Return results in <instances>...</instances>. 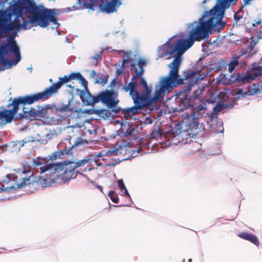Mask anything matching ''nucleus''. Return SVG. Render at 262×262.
Masks as SVG:
<instances>
[{
  "label": "nucleus",
  "instance_id": "43",
  "mask_svg": "<svg viewBox=\"0 0 262 262\" xmlns=\"http://www.w3.org/2000/svg\"><path fill=\"white\" fill-rule=\"evenodd\" d=\"M114 112H115V113H118V112H119V110H117L116 111H114Z\"/></svg>",
  "mask_w": 262,
  "mask_h": 262
},
{
  "label": "nucleus",
  "instance_id": "4",
  "mask_svg": "<svg viewBox=\"0 0 262 262\" xmlns=\"http://www.w3.org/2000/svg\"><path fill=\"white\" fill-rule=\"evenodd\" d=\"M13 1V10L23 20V29L26 30L37 26L46 28L50 23H57L53 10L41 5H37L33 0Z\"/></svg>",
  "mask_w": 262,
  "mask_h": 262
},
{
  "label": "nucleus",
  "instance_id": "28",
  "mask_svg": "<svg viewBox=\"0 0 262 262\" xmlns=\"http://www.w3.org/2000/svg\"><path fill=\"white\" fill-rule=\"evenodd\" d=\"M162 133L161 129L154 130L150 135L151 138L155 139H158L162 136Z\"/></svg>",
  "mask_w": 262,
  "mask_h": 262
},
{
  "label": "nucleus",
  "instance_id": "6",
  "mask_svg": "<svg viewBox=\"0 0 262 262\" xmlns=\"http://www.w3.org/2000/svg\"><path fill=\"white\" fill-rule=\"evenodd\" d=\"M92 160V159L85 158L77 161H70L61 163H56L58 167L55 169V173H60L63 179L69 181L76 178L78 173L81 174L77 168L86 165L89 166Z\"/></svg>",
  "mask_w": 262,
  "mask_h": 262
},
{
  "label": "nucleus",
  "instance_id": "16",
  "mask_svg": "<svg viewBox=\"0 0 262 262\" xmlns=\"http://www.w3.org/2000/svg\"><path fill=\"white\" fill-rule=\"evenodd\" d=\"M120 0H112L111 2L106 3L103 6V11L107 13H113L116 11V7L121 5Z\"/></svg>",
  "mask_w": 262,
  "mask_h": 262
},
{
  "label": "nucleus",
  "instance_id": "11",
  "mask_svg": "<svg viewBox=\"0 0 262 262\" xmlns=\"http://www.w3.org/2000/svg\"><path fill=\"white\" fill-rule=\"evenodd\" d=\"M58 166L56 163L49 162L45 159L36 158L34 159L32 162V168L33 172L40 173H44L46 171H49L50 174L55 173V169Z\"/></svg>",
  "mask_w": 262,
  "mask_h": 262
},
{
  "label": "nucleus",
  "instance_id": "18",
  "mask_svg": "<svg viewBox=\"0 0 262 262\" xmlns=\"http://www.w3.org/2000/svg\"><path fill=\"white\" fill-rule=\"evenodd\" d=\"M255 43L253 42H247L244 47H243L239 51V56H242L248 53H251L255 47Z\"/></svg>",
  "mask_w": 262,
  "mask_h": 262
},
{
  "label": "nucleus",
  "instance_id": "21",
  "mask_svg": "<svg viewBox=\"0 0 262 262\" xmlns=\"http://www.w3.org/2000/svg\"><path fill=\"white\" fill-rule=\"evenodd\" d=\"M0 120L5 121V123L11 122L8 110L0 111Z\"/></svg>",
  "mask_w": 262,
  "mask_h": 262
},
{
  "label": "nucleus",
  "instance_id": "9",
  "mask_svg": "<svg viewBox=\"0 0 262 262\" xmlns=\"http://www.w3.org/2000/svg\"><path fill=\"white\" fill-rule=\"evenodd\" d=\"M6 177L7 179L0 182V198H3V200L6 199V196L16 189L25 187L32 183L31 176L29 178H22V181L19 183H14V174H9L7 175Z\"/></svg>",
  "mask_w": 262,
  "mask_h": 262
},
{
  "label": "nucleus",
  "instance_id": "41",
  "mask_svg": "<svg viewBox=\"0 0 262 262\" xmlns=\"http://www.w3.org/2000/svg\"><path fill=\"white\" fill-rule=\"evenodd\" d=\"M252 1V0H244L243 1L244 5L245 6L249 4L250 2Z\"/></svg>",
  "mask_w": 262,
  "mask_h": 262
},
{
  "label": "nucleus",
  "instance_id": "42",
  "mask_svg": "<svg viewBox=\"0 0 262 262\" xmlns=\"http://www.w3.org/2000/svg\"><path fill=\"white\" fill-rule=\"evenodd\" d=\"M97 187L98 188V189L101 191L102 192V190H103V187L100 186V185H98L97 186Z\"/></svg>",
  "mask_w": 262,
  "mask_h": 262
},
{
  "label": "nucleus",
  "instance_id": "31",
  "mask_svg": "<svg viewBox=\"0 0 262 262\" xmlns=\"http://www.w3.org/2000/svg\"><path fill=\"white\" fill-rule=\"evenodd\" d=\"M81 74L80 73H72L69 75L70 80H79L81 77Z\"/></svg>",
  "mask_w": 262,
  "mask_h": 262
},
{
  "label": "nucleus",
  "instance_id": "20",
  "mask_svg": "<svg viewBox=\"0 0 262 262\" xmlns=\"http://www.w3.org/2000/svg\"><path fill=\"white\" fill-rule=\"evenodd\" d=\"M79 81V82L81 83V84L85 89V90L82 91L81 92V94H80V98H81L82 101L83 102V99H82V98H83V93L84 92H90L89 91L88 88V81L85 80V79L83 77V76L82 75H81V77L80 78Z\"/></svg>",
  "mask_w": 262,
  "mask_h": 262
},
{
  "label": "nucleus",
  "instance_id": "26",
  "mask_svg": "<svg viewBox=\"0 0 262 262\" xmlns=\"http://www.w3.org/2000/svg\"><path fill=\"white\" fill-rule=\"evenodd\" d=\"M252 69L254 71H257L258 73L255 74V76H257L261 74L262 71V64L260 63H253L252 65Z\"/></svg>",
  "mask_w": 262,
  "mask_h": 262
},
{
  "label": "nucleus",
  "instance_id": "2",
  "mask_svg": "<svg viewBox=\"0 0 262 262\" xmlns=\"http://www.w3.org/2000/svg\"><path fill=\"white\" fill-rule=\"evenodd\" d=\"M205 11L203 16L199 18V23L195 22L196 25L191 28L188 33L189 37L186 39H180L175 43L174 46L170 43V41H167L162 46L159 47V52H161V57L168 55H173L177 52L178 55L174 58L172 62L168 64V67L171 70L172 64L177 58L180 59L178 66V70L181 65V55L189 49L194 43L195 41H201L202 39L208 38L212 31L215 29L219 26H222V23L212 13L206 14ZM179 74V71H178Z\"/></svg>",
  "mask_w": 262,
  "mask_h": 262
},
{
  "label": "nucleus",
  "instance_id": "22",
  "mask_svg": "<svg viewBox=\"0 0 262 262\" xmlns=\"http://www.w3.org/2000/svg\"><path fill=\"white\" fill-rule=\"evenodd\" d=\"M54 105L53 108L55 114H56L57 112H65L68 111H70V108L69 107V105L63 104L62 105L57 107L55 104H52Z\"/></svg>",
  "mask_w": 262,
  "mask_h": 262
},
{
  "label": "nucleus",
  "instance_id": "40",
  "mask_svg": "<svg viewBox=\"0 0 262 262\" xmlns=\"http://www.w3.org/2000/svg\"><path fill=\"white\" fill-rule=\"evenodd\" d=\"M209 118L210 120H212L214 118H216V115L214 113H212L210 114Z\"/></svg>",
  "mask_w": 262,
  "mask_h": 262
},
{
  "label": "nucleus",
  "instance_id": "29",
  "mask_svg": "<svg viewBox=\"0 0 262 262\" xmlns=\"http://www.w3.org/2000/svg\"><path fill=\"white\" fill-rule=\"evenodd\" d=\"M102 52H99L95 54L94 56L90 57V59L94 60L95 62L94 63L97 66L99 60H101Z\"/></svg>",
  "mask_w": 262,
  "mask_h": 262
},
{
  "label": "nucleus",
  "instance_id": "10",
  "mask_svg": "<svg viewBox=\"0 0 262 262\" xmlns=\"http://www.w3.org/2000/svg\"><path fill=\"white\" fill-rule=\"evenodd\" d=\"M207 0H204L202 3L204 4ZM238 0H217V4L213 9L210 11H207L206 14L212 13L221 23L222 26L224 27L225 23L222 21L224 16V10L228 8L230 5L235 4Z\"/></svg>",
  "mask_w": 262,
  "mask_h": 262
},
{
  "label": "nucleus",
  "instance_id": "24",
  "mask_svg": "<svg viewBox=\"0 0 262 262\" xmlns=\"http://www.w3.org/2000/svg\"><path fill=\"white\" fill-rule=\"evenodd\" d=\"M118 184L119 188L121 190L122 192L126 196H129V194L126 188L124 182L122 179L118 180Z\"/></svg>",
  "mask_w": 262,
  "mask_h": 262
},
{
  "label": "nucleus",
  "instance_id": "1",
  "mask_svg": "<svg viewBox=\"0 0 262 262\" xmlns=\"http://www.w3.org/2000/svg\"><path fill=\"white\" fill-rule=\"evenodd\" d=\"M180 59L177 58L172 63L171 70L167 76L162 77L158 85L155 86V91L151 95V89L142 75L144 72V67L147 64L146 61L140 58L138 63H131L130 69L134 71L132 81L123 87L126 92H129L134 105L126 110V113L136 115L139 110L147 109L156 104L179 84L183 82L180 75L178 74Z\"/></svg>",
  "mask_w": 262,
  "mask_h": 262
},
{
  "label": "nucleus",
  "instance_id": "14",
  "mask_svg": "<svg viewBox=\"0 0 262 262\" xmlns=\"http://www.w3.org/2000/svg\"><path fill=\"white\" fill-rule=\"evenodd\" d=\"M252 29L258 38H262V14H258L255 18Z\"/></svg>",
  "mask_w": 262,
  "mask_h": 262
},
{
  "label": "nucleus",
  "instance_id": "25",
  "mask_svg": "<svg viewBox=\"0 0 262 262\" xmlns=\"http://www.w3.org/2000/svg\"><path fill=\"white\" fill-rule=\"evenodd\" d=\"M123 55H124V58L122 60V62L121 67L123 68L125 63L128 62L130 59V52H127L124 51H121Z\"/></svg>",
  "mask_w": 262,
  "mask_h": 262
},
{
  "label": "nucleus",
  "instance_id": "35",
  "mask_svg": "<svg viewBox=\"0 0 262 262\" xmlns=\"http://www.w3.org/2000/svg\"><path fill=\"white\" fill-rule=\"evenodd\" d=\"M117 154V150H108L107 152H105L104 155L106 156H108L115 155Z\"/></svg>",
  "mask_w": 262,
  "mask_h": 262
},
{
  "label": "nucleus",
  "instance_id": "34",
  "mask_svg": "<svg viewBox=\"0 0 262 262\" xmlns=\"http://www.w3.org/2000/svg\"><path fill=\"white\" fill-rule=\"evenodd\" d=\"M243 18V15H241L239 13H235L234 15V19L235 22L237 24L242 18Z\"/></svg>",
  "mask_w": 262,
  "mask_h": 262
},
{
  "label": "nucleus",
  "instance_id": "37",
  "mask_svg": "<svg viewBox=\"0 0 262 262\" xmlns=\"http://www.w3.org/2000/svg\"><path fill=\"white\" fill-rule=\"evenodd\" d=\"M133 131L134 129L130 126H129L125 132V134L126 135H130L133 133Z\"/></svg>",
  "mask_w": 262,
  "mask_h": 262
},
{
  "label": "nucleus",
  "instance_id": "30",
  "mask_svg": "<svg viewBox=\"0 0 262 262\" xmlns=\"http://www.w3.org/2000/svg\"><path fill=\"white\" fill-rule=\"evenodd\" d=\"M107 82L106 79L103 78L100 74L97 75V78L95 80V83L105 84Z\"/></svg>",
  "mask_w": 262,
  "mask_h": 262
},
{
  "label": "nucleus",
  "instance_id": "45",
  "mask_svg": "<svg viewBox=\"0 0 262 262\" xmlns=\"http://www.w3.org/2000/svg\"><path fill=\"white\" fill-rule=\"evenodd\" d=\"M189 262H191V259H189Z\"/></svg>",
  "mask_w": 262,
  "mask_h": 262
},
{
  "label": "nucleus",
  "instance_id": "38",
  "mask_svg": "<svg viewBox=\"0 0 262 262\" xmlns=\"http://www.w3.org/2000/svg\"><path fill=\"white\" fill-rule=\"evenodd\" d=\"M96 76V73L94 70H92L91 72L90 78H93Z\"/></svg>",
  "mask_w": 262,
  "mask_h": 262
},
{
  "label": "nucleus",
  "instance_id": "19",
  "mask_svg": "<svg viewBox=\"0 0 262 262\" xmlns=\"http://www.w3.org/2000/svg\"><path fill=\"white\" fill-rule=\"evenodd\" d=\"M241 57V56H239V55H237L232 58V60L230 61L228 64V71L230 73H232V71L235 69V67L238 65V59Z\"/></svg>",
  "mask_w": 262,
  "mask_h": 262
},
{
  "label": "nucleus",
  "instance_id": "44",
  "mask_svg": "<svg viewBox=\"0 0 262 262\" xmlns=\"http://www.w3.org/2000/svg\"><path fill=\"white\" fill-rule=\"evenodd\" d=\"M49 81H50V82H52V79H50Z\"/></svg>",
  "mask_w": 262,
  "mask_h": 262
},
{
  "label": "nucleus",
  "instance_id": "27",
  "mask_svg": "<svg viewBox=\"0 0 262 262\" xmlns=\"http://www.w3.org/2000/svg\"><path fill=\"white\" fill-rule=\"evenodd\" d=\"M108 196H110L112 201L115 203H118L119 199L117 195L115 194V192L114 190H111L108 192Z\"/></svg>",
  "mask_w": 262,
  "mask_h": 262
},
{
  "label": "nucleus",
  "instance_id": "5",
  "mask_svg": "<svg viewBox=\"0 0 262 262\" xmlns=\"http://www.w3.org/2000/svg\"><path fill=\"white\" fill-rule=\"evenodd\" d=\"M70 81L69 75H65L63 77H59L58 81L46 88L43 92L14 98L12 102L8 105V107L12 106V108L8 110L11 122L17 112L20 105H30L41 100H47L55 95L62 85Z\"/></svg>",
  "mask_w": 262,
  "mask_h": 262
},
{
  "label": "nucleus",
  "instance_id": "13",
  "mask_svg": "<svg viewBox=\"0 0 262 262\" xmlns=\"http://www.w3.org/2000/svg\"><path fill=\"white\" fill-rule=\"evenodd\" d=\"M83 142L81 139H79V141L75 142L72 146L70 147L68 149L64 150H61L54 152L52 156L51 157V159L52 160H55L57 158H61L64 155H70L72 154V150L73 148H75L77 145L82 144Z\"/></svg>",
  "mask_w": 262,
  "mask_h": 262
},
{
  "label": "nucleus",
  "instance_id": "7",
  "mask_svg": "<svg viewBox=\"0 0 262 262\" xmlns=\"http://www.w3.org/2000/svg\"><path fill=\"white\" fill-rule=\"evenodd\" d=\"M115 91L105 90L101 92L96 96H93L90 92H86L83 93V102L85 105H93L94 104L101 101L106 105L108 108H113L119 102L118 100L115 99Z\"/></svg>",
  "mask_w": 262,
  "mask_h": 262
},
{
  "label": "nucleus",
  "instance_id": "32",
  "mask_svg": "<svg viewBox=\"0 0 262 262\" xmlns=\"http://www.w3.org/2000/svg\"><path fill=\"white\" fill-rule=\"evenodd\" d=\"M20 16L18 15L17 14H16V18L12 22L13 24L15 26L16 29L17 30H19L20 28H21V23H20Z\"/></svg>",
  "mask_w": 262,
  "mask_h": 262
},
{
  "label": "nucleus",
  "instance_id": "8",
  "mask_svg": "<svg viewBox=\"0 0 262 262\" xmlns=\"http://www.w3.org/2000/svg\"><path fill=\"white\" fill-rule=\"evenodd\" d=\"M53 107L54 105L52 104H48L43 106H38L37 110L31 108L29 111H25L24 108V113L21 115V117L42 122L52 121L54 120L55 115Z\"/></svg>",
  "mask_w": 262,
  "mask_h": 262
},
{
  "label": "nucleus",
  "instance_id": "15",
  "mask_svg": "<svg viewBox=\"0 0 262 262\" xmlns=\"http://www.w3.org/2000/svg\"><path fill=\"white\" fill-rule=\"evenodd\" d=\"M0 13V33L3 34L6 32L7 23L10 19V16L6 11H1Z\"/></svg>",
  "mask_w": 262,
  "mask_h": 262
},
{
  "label": "nucleus",
  "instance_id": "23",
  "mask_svg": "<svg viewBox=\"0 0 262 262\" xmlns=\"http://www.w3.org/2000/svg\"><path fill=\"white\" fill-rule=\"evenodd\" d=\"M251 76H248V75H241L238 74V76L236 78V80L238 82H241L244 83H246L247 82H249V81L252 79Z\"/></svg>",
  "mask_w": 262,
  "mask_h": 262
},
{
  "label": "nucleus",
  "instance_id": "36",
  "mask_svg": "<svg viewBox=\"0 0 262 262\" xmlns=\"http://www.w3.org/2000/svg\"><path fill=\"white\" fill-rule=\"evenodd\" d=\"M118 162L116 161V160L112 159H110L108 162L106 164L107 165H115L117 163H118Z\"/></svg>",
  "mask_w": 262,
  "mask_h": 262
},
{
  "label": "nucleus",
  "instance_id": "3",
  "mask_svg": "<svg viewBox=\"0 0 262 262\" xmlns=\"http://www.w3.org/2000/svg\"><path fill=\"white\" fill-rule=\"evenodd\" d=\"M207 74L203 73L202 76L198 71L184 73L185 79L182 78V84L187 85H185L177 94L180 102V111H186L182 115V123L188 129L191 130H195L198 128V119L202 117V114L200 112L204 110V107L199 105L196 108L193 106L192 104V100L189 96V91L199 81L203 80ZM180 78L181 79V77Z\"/></svg>",
  "mask_w": 262,
  "mask_h": 262
},
{
  "label": "nucleus",
  "instance_id": "33",
  "mask_svg": "<svg viewBox=\"0 0 262 262\" xmlns=\"http://www.w3.org/2000/svg\"><path fill=\"white\" fill-rule=\"evenodd\" d=\"M14 30H17V29H16L15 26L13 24V23L12 22H11L10 23H8V22H7L6 25V32L9 31H13Z\"/></svg>",
  "mask_w": 262,
  "mask_h": 262
},
{
  "label": "nucleus",
  "instance_id": "39",
  "mask_svg": "<svg viewBox=\"0 0 262 262\" xmlns=\"http://www.w3.org/2000/svg\"><path fill=\"white\" fill-rule=\"evenodd\" d=\"M18 145L20 146V147H22L24 146V145L27 143V141H25L24 140L23 141H19L17 142Z\"/></svg>",
  "mask_w": 262,
  "mask_h": 262
},
{
  "label": "nucleus",
  "instance_id": "17",
  "mask_svg": "<svg viewBox=\"0 0 262 262\" xmlns=\"http://www.w3.org/2000/svg\"><path fill=\"white\" fill-rule=\"evenodd\" d=\"M238 236L242 239L249 241L256 246H259V242L257 237L253 234L243 232L239 233Z\"/></svg>",
  "mask_w": 262,
  "mask_h": 262
},
{
  "label": "nucleus",
  "instance_id": "12",
  "mask_svg": "<svg viewBox=\"0 0 262 262\" xmlns=\"http://www.w3.org/2000/svg\"><path fill=\"white\" fill-rule=\"evenodd\" d=\"M235 93L239 97L244 98L262 93V81L252 83L246 87L238 88L235 90Z\"/></svg>",
  "mask_w": 262,
  "mask_h": 262
}]
</instances>
